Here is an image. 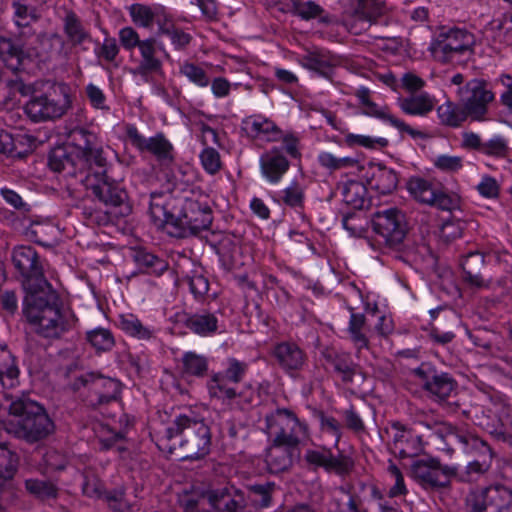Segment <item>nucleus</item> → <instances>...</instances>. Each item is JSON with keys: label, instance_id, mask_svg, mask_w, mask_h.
Segmentation results:
<instances>
[{"label": "nucleus", "instance_id": "1a4fd4ad", "mask_svg": "<svg viewBox=\"0 0 512 512\" xmlns=\"http://www.w3.org/2000/svg\"><path fill=\"white\" fill-rule=\"evenodd\" d=\"M370 222L374 232L383 238L386 246L400 248L408 231L406 217L401 210L389 208L377 211Z\"/></svg>", "mask_w": 512, "mask_h": 512}, {"label": "nucleus", "instance_id": "58836bf2", "mask_svg": "<svg viewBox=\"0 0 512 512\" xmlns=\"http://www.w3.org/2000/svg\"><path fill=\"white\" fill-rule=\"evenodd\" d=\"M249 497L253 506L268 508L272 505V497L276 491L274 482H265L249 486Z\"/></svg>", "mask_w": 512, "mask_h": 512}, {"label": "nucleus", "instance_id": "79ce46f5", "mask_svg": "<svg viewBox=\"0 0 512 512\" xmlns=\"http://www.w3.org/2000/svg\"><path fill=\"white\" fill-rule=\"evenodd\" d=\"M119 325L124 332L138 339L146 340L152 337V330L144 326L133 314L122 315Z\"/></svg>", "mask_w": 512, "mask_h": 512}, {"label": "nucleus", "instance_id": "a18cd8bd", "mask_svg": "<svg viewBox=\"0 0 512 512\" xmlns=\"http://www.w3.org/2000/svg\"><path fill=\"white\" fill-rule=\"evenodd\" d=\"M18 376L19 368L16 365L15 357L6 345H0V383L3 384L5 379L15 380Z\"/></svg>", "mask_w": 512, "mask_h": 512}, {"label": "nucleus", "instance_id": "2f4dec72", "mask_svg": "<svg viewBox=\"0 0 512 512\" xmlns=\"http://www.w3.org/2000/svg\"><path fill=\"white\" fill-rule=\"evenodd\" d=\"M399 106L408 115L425 116L433 110L434 104L432 98L427 93H420L399 98Z\"/></svg>", "mask_w": 512, "mask_h": 512}, {"label": "nucleus", "instance_id": "bf43d9fd", "mask_svg": "<svg viewBox=\"0 0 512 512\" xmlns=\"http://www.w3.org/2000/svg\"><path fill=\"white\" fill-rule=\"evenodd\" d=\"M188 284L196 299H202L209 291L208 278L197 271H193L192 275L188 277Z\"/></svg>", "mask_w": 512, "mask_h": 512}, {"label": "nucleus", "instance_id": "72a5a7b5", "mask_svg": "<svg viewBox=\"0 0 512 512\" xmlns=\"http://www.w3.org/2000/svg\"><path fill=\"white\" fill-rule=\"evenodd\" d=\"M366 317L362 313H351L347 332L350 341L360 351L369 347V340L365 334Z\"/></svg>", "mask_w": 512, "mask_h": 512}, {"label": "nucleus", "instance_id": "ddd939ff", "mask_svg": "<svg viewBox=\"0 0 512 512\" xmlns=\"http://www.w3.org/2000/svg\"><path fill=\"white\" fill-rule=\"evenodd\" d=\"M126 134L132 146L142 153L153 155L161 166L169 167L173 164L175 160L174 147L162 132L146 138L139 133L134 125H127Z\"/></svg>", "mask_w": 512, "mask_h": 512}, {"label": "nucleus", "instance_id": "20e7f679", "mask_svg": "<svg viewBox=\"0 0 512 512\" xmlns=\"http://www.w3.org/2000/svg\"><path fill=\"white\" fill-rule=\"evenodd\" d=\"M169 440H176L181 459H199L209 453L211 435L204 420L195 412L179 414L166 430Z\"/></svg>", "mask_w": 512, "mask_h": 512}, {"label": "nucleus", "instance_id": "0e129e2a", "mask_svg": "<svg viewBox=\"0 0 512 512\" xmlns=\"http://www.w3.org/2000/svg\"><path fill=\"white\" fill-rule=\"evenodd\" d=\"M119 40L126 50L139 47L143 40H140L138 33L132 27H124L119 31Z\"/></svg>", "mask_w": 512, "mask_h": 512}, {"label": "nucleus", "instance_id": "f704fd0d", "mask_svg": "<svg viewBox=\"0 0 512 512\" xmlns=\"http://www.w3.org/2000/svg\"><path fill=\"white\" fill-rule=\"evenodd\" d=\"M48 165L55 172H66L68 175H76V162L66 147H56L50 154Z\"/></svg>", "mask_w": 512, "mask_h": 512}, {"label": "nucleus", "instance_id": "f8f14e48", "mask_svg": "<svg viewBox=\"0 0 512 512\" xmlns=\"http://www.w3.org/2000/svg\"><path fill=\"white\" fill-rule=\"evenodd\" d=\"M411 476L424 488H445L457 476V467L442 465L437 458L429 457L413 462Z\"/></svg>", "mask_w": 512, "mask_h": 512}, {"label": "nucleus", "instance_id": "6e6d98bb", "mask_svg": "<svg viewBox=\"0 0 512 512\" xmlns=\"http://www.w3.org/2000/svg\"><path fill=\"white\" fill-rule=\"evenodd\" d=\"M163 35L171 40L176 49L185 48L191 41V36L177 28L174 23L164 24Z\"/></svg>", "mask_w": 512, "mask_h": 512}, {"label": "nucleus", "instance_id": "dca6fc26", "mask_svg": "<svg viewBox=\"0 0 512 512\" xmlns=\"http://www.w3.org/2000/svg\"><path fill=\"white\" fill-rule=\"evenodd\" d=\"M299 458V447L277 443L273 440L265 451L266 467L272 474H278L289 470L293 466L294 462Z\"/></svg>", "mask_w": 512, "mask_h": 512}, {"label": "nucleus", "instance_id": "5701e85b", "mask_svg": "<svg viewBox=\"0 0 512 512\" xmlns=\"http://www.w3.org/2000/svg\"><path fill=\"white\" fill-rule=\"evenodd\" d=\"M156 40L148 38L141 42L138 47L141 59L137 67L132 70L134 75L147 78L149 75L158 74L162 71V61L157 57Z\"/></svg>", "mask_w": 512, "mask_h": 512}, {"label": "nucleus", "instance_id": "4c0bfd02", "mask_svg": "<svg viewBox=\"0 0 512 512\" xmlns=\"http://www.w3.org/2000/svg\"><path fill=\"white\" fill-rule=\"evenodd\" d=\"M451 435L462 445L465 453H476L479 457L493 456L490 446L477 436L459 432H453Z\"/></svg>", "mask_w": 512, "mask_h": 512}, {"label": "nucleus", "instance_id": "f257e3e1", "mask_svg": "<svg viewBox=\"0 0 512 512\" xmlns=\"http://www.w3.org/2000/svg\"><path fill=\"white\" fill-rule=\"evenodd\" d=\"M68 139L79 161L88 167L81 182L104 205L92 199H83L77 206L89 225L107 226L131 213L128 195L119 182L108 175L109 162L104 155L98 136L84 127L70 130Z\"/></svg>", "mask_w": 512, "mask_h": 512}, {"label": "nucleus", "instance_id": "39448f33", "mask_svg": "<svg viewBox=\"0 0 512 512\" xmlns=\"http://www.w3.org/2000/svg\"><path fill=\"white\" fill-rule=\"evenodd\" d=\"M474 36L459 28L442 29L432 40L429 51L442 64H462L473 55Z\"/></svg>", "mask_w": 512, "mask_h": 512}, {"label": "nucleus", "instance_id": "f03ea898", "mask_svg": "<svg viewBox=\"0 0 512 512\" xmlns=\"http://www.w3.org/2000/svg\"><path fill=\"white\" fill-rule=\"evenodd\" d=\"M12 263L22 277L26 295L23 314L33 331L44 338H59L70 329L61 312V301L44 275L43 264L35 248L21 245L12 250Z\"/></svg>", "mask_w": 512, "mask_h": 512}, {"label": "nucleus", "instance_id": "393cba45", "mask_svg": "<svg viewBox=\"0 0 512 512\" xmlns=\"http://www.w3.org/2000/svg\"><path fill=\"white\" fill-rule=\"evenodd\" d=\"M62 21L63 32L71 46L77 47L84 43L92 42L90 32L85 28L83 22L74 11H66Z\"/></svg>", "mask_w": 512, "mask_h": 512}, {"label": "nucleus", "instance_id": "6ab92c4d", "mask_svg": "<svg viewBox=\"0 0 512 512\" xmlns=\"http://www.w3.org/2000/svg\"><path fill=\"white\" fill-rule=\"evenodd\" d=\"M259 164L263 177L272 184L279 183L290 167L282 149L276 146L260 156Z\"/></svg>", "mask_w": 512, "mask_h": 512}, {"label": "nucleus", "instance_id": "864d4df0", "mask_svg": "<svg viewBox=\"0 0 512 512\" xmlns=\"http://www.w3.org/2000/svg\"><path fill=\"white\" fill-rule=\"evenodd\" d=\"M246 506L244 494L231 486L218 512H242Z\"/></svg>", "mask_w": 512, "mask_h": 512}, {"label": "nucleus", "instance_id": "4468645a", "mask_svg": "<svg viewBox=\"0 0 512 512\" xmlns=\"http://www.w3.org/2000/svg\"><path fill=\"white\" fill-rule=\"evenodd\" d=\"M34 59H44L35 46L16 42L11 37L0 35V61L13 73L24 71Z\"/></svg>", "mask_w": 512, "mask_h": 512}, {"label": "nucleus", "instance_id": "f3484780", "mask_svg": "<svg viewBox=\"0 0 512 512\" xmlns=\"http://www.w3.org/2000/svg\"><path fill=\"white\" fill-rule=\"evenodd\" d=\"M242 129L252 139L277 142L282 138V130L277 124L261 114L245 117L242 120Z\"/></svg>", "mask_w": 512, "mask_h": 512}, {"label": "nucleus", "instance_id": "de8ad7c7", "mask_svg": "<svg viewBox=\"0 0 512 512\" xmlns=\"http://www.w3.org/2000/svg\"><path fill=\"white\" fill-rule=\"evenodd\" d=\"M492 458L493 456L479 457V459L469 462L465 471L459 475L457 474L456 477L462 482L476 480L490 469Z\"/></svg>", "mask_w": 512, "mask_h": 512}, {"label": "nucleus", "instance_id": "69168bd1", "mask_svg": "<svg viewBox=\"0 0 512 512\" xmlns=\"http://www.w3.org/2000/svg\"><path fill=\"white\" fill-rule=\"evenodd\" d=\"M1 196L4 198V200L11 205L13 208L22 211V212H29L31 207L28 203L24 202L22 197L16 193L14 190L8 189V188H2L0 190Z\"/></svg>", "mask_w": 512, "mask_h": 512}, {"label": "nucleus", "instance_id": "b1692460", "mask_svg": "<svg viewBox=\"0 0 512 512\" xmlns=\"http://www.w3.org/2000/svg\"><path fill=\"white\" fill-rule=\"evenodd\" d=\"M129 421L125 415H122L119 420V427L114 422L107 421L105 423H97L93 427V430L102 444V448L110 449L117 442L124 439Z\"/></svg>", "mask_w": 512, "mask_h": 512}, {"label": "nucleus", "instance_id": "c9c22d12", "mask_svg": "<svg viewBox=\"0 0 512 512\" xmlns=\"http://www.w3.org/2000/svg\"><path fill=\"white\" fill-rule=\"evenodd\" d=\"M248 371V364L244 361H239L236 358H228L225 371L213 373L211 380L214 383L220 381H229L239 383L244 380V376Z\"/></svg>", "mask_w": 512, "mask_h": 512}, {"label": "nucleus", "instance_id": "49530a36", "mask_svg": "<svg viewBox=\"0 0 512 512\" xmlns=\"http://www.w3.org/2000/svg\"><path fill=\"white\" fill-rule=\"evenodd\" d=\"M179 73L200 88H206L210 84V77L206 70L194 63L187 61L182 63Z\"/></svg>", "mask_w": 512, "mask_h": 512}, {"label": "nucleus", "instance_id": "0eeeda50", "mask_svg": "<svg viewBox=\"0 0 512 512\" xmlns=\"http://www.w3.org/2000/svg\"><path fill=\"white\" fill-rule=\"evenodd\" d=\"M465 512H512V491L503 485L470 489L464 497Z\"/></svg>", "mask_w": 512, "mask_h": 512}, {"label": "nucleus", "instance_id": "aec40b11", "mask_svg": "<svg viewBox=\"0 0 512 512\" xmlns=\"http://www.w3.org/2000/svg\"><path fill=\"white\" fill-rule=\"evenodd\" d=\"M366 181L371 189L380 194L392 193L398 185V175L391 169L380 163H370L365 174Z\"/></svg>", "mask_w": 512, "mask_h": 512}, {"label": "nucleus", "instance_id": "680f3d73", "mask_svg": "<svg viewBox=\"0 0 512 512\" xmlns=\"http://www.w3.org/2000/svg\"><path fill=\"white\" fill-rule=\"evenodd\" d=\"M206 503V491L200 494L192 493L182 500L186 512H212L211 509L204 507Z\"/></svg>", "mask_w": 512, "mask_h": 512}, {"label": "nucleus", "instance_id": "bb28decb", "mask_svg": "<svg viewBox=\"0 0 512 512\" xmlns=\"http://www.w3.org/2000/svg\"><path fill=\"white\" fill-rule=\"evenodd\" d=\"M274 355L285 370H298L305 361V354L295 343L283 342L275 347Z\"/></svg>", "mask_w": 512, "mask_h": 512}, {"label": "nucleus", "instance_id": "9d476101", "mask_svg": "<svg viewBox=\"0 0 512 512\" xmlns=\"http://www.w3.org/2000/svg\"><path fill=\"white\" fill-rule=\"evenodd\" d=\"M459 102L472 121L487 119L488 105L494 100V93L483 79H472L457 91Z\"/></svg>", "mask_w": 512, "mask_h": 512}, {"label": "nucleus", "instance_id": "774afa93", "mask_svg": "<svg viewBox=\"0 0 512 512\" xmlns=\"http://www.w3.org/2000/svg\"><path fill=\"white\" fill-rule=\"evenodd\" d=\"M86 95L90 104L96 109H108L105 105L106 96L103 91L96 85L90 83L86 86Z\"/></svg>", "mask_w": 512, "mask_h": 512}, {"label": "nucleus", "instance_id": "a19ab883", "mask_svg": "<svg viewBox=\"0 0 512 512\" xmlns=\"http://www.w3.org/2000/svg\"><path fill=\"white\" fill-rule=\"evenodd\" d=\"M304 187L298 181H292L278 196V202L288 207L298 209L304 207Z\"/></svg>", "mask_w": 512, "mask_h": 512}, {"label": "nucleus", "instance_id": "c03bdc74", "mask_svg": "<svg viewBox=\"0 0 512 512\" xmlns=\"http://www.w3.org/2000/svg\"><path fill=\"white\" fill-rule=\"evenodd\" d=\"M13 21L17 27H28L31 23L38 21L37 9L21 1L12 2Z\"/></svg>", "mask_w": 512, "mask_h": 512}, {"label": "nucleus", "instance_id": "4d7b16f0", "mask_svg": "<svg viewBox=\"0 0 512 512\" xmlns=\"http://www.w3.org/2000/svg\"><path fill=\"white\" fill-rule=\"evenodd\" d=\"M50 229L51 226L48 223L31 221L30 225L26 228L25 234L33 242L46 245L48 230Z\"/></svg>", "mask_w": 512, "mask_h": 512}, {"label": "nucleus", "instance_id": "13d9d810", "mask_svg": "<svg viewBox=\"0 0 512 512\" xmlns=\"http://www.w3.org/2000/svg\"><path fill=\"white\" fill-rule=\"evenodd\" d=\"M388 474L393 480L394 484L389 489V496L390 497H397L401 495H406L408 490L406 488L404 477L399 470V468L394 464L390 463L388 466Z\"/></svg>", "mask_w": 512, "mask_h": 512}, {"label": "nucleus", "instance_id": "e2e57ef3", "mask_svg": "<svg viewBox=\"0 0 512 512\" xmlns=\"http://www.w3.org/2000/svg\"><path fill=\"white\" fill-rule=\"evenodd\" d=\"M434 165L443 172H456L463 167V160L459 156L439 155Z\"/></svg>", "mask_w": 512, "mask_h": 512}, {"label": "nucleus", "instance_id": "c85d7f7f", "mask_svg": "<svg viewBox=\"0 0 512 512\" xmlns=\"http://www.w3.org/2000/svg\"><path fill=\"white\" fill-rule=\"evenodd\" d=\"M26 140L27 137L24 135L2 132L0 134V154L11 159L25 158L31 151Z\"/></svg>", "mask_w": 512, "mask_h": 512}, {"label": "nucleus", "instance_id": "c756f323", "mask_svg": "<svg viewBox=\"0 0 512 512\" xmlns=\"http://www.w3.org/2000/svg\"><path fill=\"white\" fill-rule=\"evenodd\" d=\"M343 202L356 210L364 209L370 200L366 186L359 181L349 180L339 186Z\"/></svg>", "mask_w": 512, "mask_h": 512}, {"label": "nucleus", "instance_id": "603ef678", "mask_svg": "<svg viewBox=\"0 0 512 512\" xmlns=\"http://www.w3.org/2000/svg\"><path fill=\"white\" fill-rule=\"evenodd\" d=\"M26 489L40 499L55 498L57 495L56 486L49 481L28 479L25 481Z\"/></svg>", "mask_w": 512, "mask_h": 512}, {"label": "nucleus", "instance_id": "4be33fe9", "mask_svg": "<svg viewBox=\"0 0 512 512\" xmlns=\"http://www.w3.org/2000/svg\"><path fill=\"white\" fill-rule=\"evenodd\" d=\"M302 67L317 73L319 76L331 78L338 59L328 51H308L299 58Z\"/></svg>", "mask_w": 512, "mask_h": 512}, {"label": "nucleus", "instance_id": "a211bd4d", "mask_svg": "<svg viewBox=\"0 0 512 512\" xmlns=\"http://www.w3.org/2000/svg\"><path fill=\"white\" fill-rule=\"evenodd\" d=\"M321 356L325 360L327 367L337 372L341 376L342 381L365 380L361 370L352 363L349 354L327 347L321 351Z\"/></svg>", "mask_w": 512, "mask_h": 512}, {"label": "nucleus", "instance_id": "7ed1b4c3", "mask_svg": "<svg viewBox=\"0 0 512 512\" xmlns=\"http://www.w3.org/2000/svg\"><path fill=\"white\" fill-rule=\"evenodd\" d=\"M149 206L150 218L157 228L164 229L176 238L196 236L210 229L213 212L208 197L192 193L189 197H170L152 193Z\"/></svg>", "mask_w": 512, "mask_h": 512}, {"label": "nucleus", "instance_id": "37998d69", "mask_svg": "<svg viewBox=\"0 0 512 512\" xmlns=\"http://www.w3.org/2000/svg\"><path fill=\"white\" fill-rule=\"evenodd\" d=\"M87 341L97 352L110 351L115 344L114 337L110 330L104 328H95L86 333Z\"/></svg>", "mask_w": 512, "mask_h": 512}, {"label": "nucleus", "instance_id": "9b49d317", "mask_svg": "<svg viewBox=\"0 0 512 512\" xmlns=\"http://www.w3.org/2000/svg\"><path fill=\"white\" fill-rule=\"evenodd\" d=\"M387 12V7L382 0H355L351 11H345L339 23L347 30L359 35L375 24Z\"/></svg>", "mask_w": 512, "mask_h": 512}, {"label": "nucleus", "instance_id": "6e6552de", "mask_svg": "<svg viewBox=\"0 0 512 512\" xmlns=\"http://www.w3.org/2000/svg\"><path fill=\"white\" fill-rule=\"evenodd\" d=\"M266 432L273 441L299 447L308 437V426L288 409H277L265 417Z\"/></svg>", "mask_w": 512, "mask_h": 512}, {"label": "nucleus", "instance_id": "8fccbe9b", "mask_svg": "<svg viewBox=\"0 0 512 512\" xmlns=\"http://www.w3.org/2000/svg\"><path fill=\"white\" fill-rule=\"evenodd\" d=\"M342 225L351 236L362 237L367 231L369 220L362 213H347L342 217Z\"/></svg>", "mask_w": 512, "mask_h": 512}, {"label": "nucleus", "instance_id": "a878e982", "mask_svg": "<svg viewBox=\"0 0 512 512\" xmlns=\"http://www.w3.org/2000/svg\"><path fill=\"white\" fill-rule=\"evenodd\" d=\"M184 324L191 332L202 337L212 336L218 331V318L209 311L186 315Z\"/></svg>", "mask_w": 512, "mask_h": 512}, {"label": "nucleus", "instance_id": "423d86ee", "mask_svg": "<svg viewBox=\"0 0 512 512\" xmlns=\"http://www.w3.org/2000/svg\"><path fill=\"white\" fill-rule=\"evenodd\" d=\"M71 108L69 87L54 84L48 91L32 96L24 105V112L34 123L54 121L63 117Z\"/></svg>", "mask_w": 512, "mask_h": 512}, {"label": "nucleus", "instance_id": "cd10ccee", "mask_svg": "<svg viewBox=\"0 0 512 512\" xmlns=\"http://www.w3.org/2000/svg\"><path fill=\"white\" fill-rule=\"evenodd\" d=\"M292 13L306 21L318 18L320 23L326 25L339 23L336 17L325 14L324 9L313 1L293 0Z\"/></svg>", "mask_w": 512, "mask_h": 512}, {"label": "nucleus", "instance_id": "412c9836", "mask_svg": "<svg viewBox=\"0 0 512 512\" xmlns=\"http://www.w3.org/2000/svg\"><path fill=\"white\" fill-rule=\"evenodd\" d=\"M485 256L479 251L469 252L462 260L461 266L464 273V280L477 289L489 288L491 279L481 274L484 267Z\"/></svg>", "mask_w": 512, "mask_h": 512}, {"label": "nucleus", "instance_id": "09e8293b", "mask_svg": "<svg viewBox=\"0 0 512 512\" xmlns=\"http://www.w3.org/2000/svg\"><path fill=\"white\" fill-rule=\"evenodd\" d=\"M415 375L424 384H453L455 381L447 373H437L436 369L428 363H422L414 370Z\"/></svg>", "mask_w": 512, "mask_h": 512}, {"label": "nucleus", "instance_id": "338daca9", "mask_svg": "<svg viewBox=\"0 0 512 512\" xmlns=\"http://www.w3.org/2000/svg\"><path fill=\"white\" fill-rule=\"evenodd\" d=\"M507 151L508 147L506 141L500 136L491 139L487 143H484L482 147L483 153L499 157L505 156Z\"/></svg>", "mask_w": 512, "mask_h": 512}, {"label": "nucleus", "instance_id": "052dcab7", "mask_svg": "<svg viewBox=\"0 0 512 512\" xmlns=\"http://www.w3.org/2000/svg\"><path fill=\"white\" fill-rule=\"evenodd\" d=\"M200 160L204 169L210 174L217 173L221 168L220 155L214 148H205L200 154Z\"/></svg>", "mask_w": 512, "mask_h": 512}, {"label": "nucleus", "instance_id": "e433bc0d", "mask_svg": "<svg viewBox=\"0 0 512 512\" xmlns=\"http://www.w3.org/2000/svg\"><path fill=\"white\" fill-rule=\"evenodd\" d=\"M134 260L137 265L143 268L148 274L160 276L168 269V263L166 260L146 250L136 251L134 254Z\"/></svg>", "mask_w": 512, "mask_h": 512}, {"label": "nucleus", "instance_id": "3c124183", "mask_svg": "<svg viewBox=\"0 0 512 512\" xmlns=\"http://www.w3.org/2000/svg\"><path fill=\"white\" fill-rule=\"evenodd\" d=\"M129 13L132 21L141 27L150 28L156 18V11L143 4H132L129 7Z\"/></svg>", "mask_w": 512, "mask_h": 512}, {"label": "nucleus", "instance_id": "473e14b6", "mask_svg": "<svg viewBox=\"0 0 512 512\" xmlns=\"http://www.w3.org/2000/svg\"><path fill=\"white\" fill-rule=\"evenodd\" d=\"M406 187L410 195L418 202L428 204L435 200L437 188L427 179L418 176L411 177L407 181Z\"/></svg>", "mask_w": 512, "mask_h": 512}, {"label": "nucleus", "instance_id": "2eb2a0df", "mask_svg": "<svg viewBox=\"0 0 512 512\" xmlns=\"http://www.w3.org/2000/svg\"><path fill=\"white\" fill-rule=\"evenodd\" d=\"M303 460L314 469L323 468L327 472H334L341 476L347 475L353 468L350 457L343 454L335 456L331 449L324 446L307 448L303 454Z\"/></svg>", "mask_w": 512, "mask_h": 512}, {"label": "nucleus", "instance_id": "ea45409f", "mask_svg": "<svg viewBox=\"0 0 512 512\" xmlns=\"http://www.w3.org/2000/svg\"><path fill=\"white\" fill-rule=\"evenodd\" d=\"M183 372L195 377H203L208 371V360L195 352H185L182 356Z\"/></svg>", "mask_w": 512, "mask_h": 512}, {"label": "nucleus", "instance_id": "5fc2aeb1", "mask_svg": "<svg viewBox=\"0 0 512 512\" xmlns=\"http://www.w3.org/2000/svg\"><path fill=\"white\" fill-rule=\"evenodd\" d=\"M345 143L349 146H362L365 148L373 149L376 146L383 148L388 145V140L386 138H372L370 136L364 135H356V134H347L345 136Z\"/></svg>", "mask_w": 512, "mask_h": 512}, {"label": "nucleus", "instance_id": "7c9ffc66", "mask_svg": "<svg viewBox=\"0 0 512 512\" xmlns=\"http://www.w3.org/2000/svg\"><path fill=\"white\" fill-rule=\"evenodd\" d=\"M437 115L442 125L452 128L460 127L463 122L470 119L463 105L452 101H446L438 106Z\"/></svg>", "mask_w": 512, "mask_h": 512}]
</instances>
